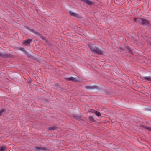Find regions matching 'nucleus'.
<instances>
[{"mask_svg": "<svg viewBox=\"0 0 151 151\" xmlns=\"http://www.w3.org/2000/svg\"><path fill=\"white\" fill-rule=\"evenodd\" d=\"M88 46L93 53L99 54H101L103 53V52L95 44H90Z\"/></svg>", "mask_w": 151, "mask_h": 151, "instance_id": "1", "label": "nucleus"}, {"mask_svg": "<svg viewBox=\"0 0 151 151\" xmlns=\"http://www.w3.org/2000/svg\"><path fill=\"white\" fill-rule=\"evenodd\" d=\"M135 21L142 24L143 25L148 26L149 24V21L140 18H138L135 19Z\"/></svg>", "mask_w": 151, "mask_h": 151, "instance_id": "2", "label": "nucleus"}, {"mask_svg": "<svg viewBox=\"0 0 151 151\" xmlns=\"http://www.w3.org/2000/svg\"><path fill=\"white\" fill-rule=\"evenodd\" d=\"M34 150L37 151H47L48 149L47 148L44 147H35L34 148Z\"/></svg>", "mask_w": 151, "mask_h": 151, "instance_id": "3", "label": "nucleus"}, {"mask_svg": "<svg viewBox=\"0 0 151 151\" xmlns=\"http://www.w3.org/2000/svg\"><path fill=\"white\" fill-rule=\"evenodd\" d=\"M10 55L6 53L0 52V56L3 58H8L10 57Z\"/></svg>", "mask_w": 151, "mask_h": 151, "instance_id": "4", "label": "nucleus"}, {"mask_svg": "<svg viewBox=\"0 0 151 151\" xmlns=\"http://www.w3.org/2000/svg\"><path fill=\"white\" fill-rule=\"evenodd\" d=\"M65 79L68 81H70L75 82L78 81H79L78 78H74L73 77L66 78Z\"/></svg>", "mask_w": 151, "mask_h": 151, "instance_id": "5", "label": "nucleus"}, {"mask_svg": "<svg viewBox=\"0 0 151 151\" xmlns=\"http://www.w3.org/2000/svg\"><path fill=\"white\" fill-rule=\"evenodd\" d=\"M32 42V40L31 39H29L26 40H24L23 42V44L24 45H29Z\"/></svg>", "mask_w": 151, "mask_h": 151, "instance_id": "6", "label": "nucleus"}, {"mask_svg": "<svg viewBox=\"0 0 151 151\" xmlns=\"http://www.w3.org/2000/svg\"><path fill=\"white\" fill-rule=\"evenodd\" d=\"M82 1L89 5H91L93 4V1L90 0H81Z\"/></svg>", "mask_w": 151, "mask_h": 151, "instance_id": "7", "label": "nucleus"}, {"mask_svg": "<svg viewBox=\"0 0 151 151\" xmlns=\"http://www.w3.org/2000/svg\"><path fill=\"white\" fill-rule=\"evenodd\" d=\"M28 29L29 30H30L31 32H32L34 33L35 34H37V35L38 34V32H37L34 29H33L30 27H28Z\"/></svg>", "mask_w": 151, "mask_h": 151, "instance_id": "8", "label": "nucleus"}, {"mask_svg": "<svg viewBox=\"0 0 151 151\" xmlns=\"http://www.w3.org/2000/svg\"><path fill=\"white\" fill-rule=\"evenodd\" d=\"M70 14L72 16L77 17L78 16V15L76 13L73 12L71 11H70L69 12Z\"/></svg>", "mask_w": 151, "mask_h": 151, "instance_id": "9", "label": "nucleus"}, {"mask_svg": "<svg viewBox=\"0 0 151 151\" xmlns=\"http://www.w3.org/2000/svg\"><path fill=\"white\" fill-rule=\"evenodd\" d=\"M6 110L4 109H1L0 111V116H1L3 113L6 112Z\"/></svg>", "mask_w": 151, "mask_h": 151, "instance_id": "10", "label": "nucleus"}, {"mask_svg": "<svg viewBox=\"0 0 151 151\" xmlns=\"http://www.w3.org/2000/svg\"><path fill=\"white\" fill-rule=\"evenodd\" d=\"M85 88L87 89H92L94 88L93 86L89 85L86 86Z\"/></svg>", "mask_w": 151, "mask_h": 151, "instance_id": "11", "label": "nucleus"}, {"mask_svg": "<svg viewBox=\"0 0 151 151\" xmlns=\"http://www.w3.org/2000/svg\"><path fill=\"white\" fill-rule=\"evenodd\" d=\"M56 128L55 126H53L48 127V129L49 130H52L55 129Z\"/></svg>", "mask_w": 151, "mask_h": 151, "instance_id": "12", "label": "nucleus"}, {"mask_svg": "<svg viewBox=\"0 0 151 151\" xmlns=\"http://www.w3.org/2000/svg\"><path fill=\"white\" fill-rule=\"evenodd\" d=\"M143 79L145 80H147L151 81V77H145L143 78Z\"/></svg>", "mask_w": 151, "mask_h": 151, "instance_id": "13", "label": "nucleus"}, {"mask_svg": "<svg viewBox=\"0 0 151 151\" xmlns=\"http://www.w3.org/2000/svg\"><path fill=\"white\" fill-rule=\"evenodd\" d=\"M6 148V147L5 146H1L0 148V151H4Z\"/></svg>", "mask_w": 151, "mask_h": 151, "instance_id": "14", "label": "nucleus"}, {"mask_svg": "<svg viewBox=\"0 0 151 151\" xmlns=\"http://www.w3.org/2000/svg\"><path fill=\"white\" fill-rule=\"evenodd\" d=\"M89 119L90 122H92L94 121V119L93 117L92 116H89Z\"/></svg>", "mask_w": 151, "mask_h": 151, "instance_id": "15", "label": "nucleus"}, {"mask_svg": "<svg viewBox=\"0 0 151 151\" xmlns=\"http://www.w3.org/2000/svg\"><path fill=\"white\" fill-rule=\"evenodd\" d=\"M94 113L97 116H101V113L99 112H97L96 111H94Z\"/></svg>", "mask_w": 151, "mask_h": 151, "instance_id": "16", "label": "nucleus"}, {"mask_svg": "<svg viewBox=\"0 0 151 151\" xmlns=\"http://www.w3.org/2000/svg\"><path fill=\"white\" fill-rule=\"evenodd\" d=\"M127 49L128 50V52H129L130 53H131L132 52V51L129 48V47H127Z\"/></svg>", "mask_w": 151, "mask_h": 151, "instance_id": "17", "label": "nucleus"}, {"mask_svg": "<svg viewBox=\"0 0 151 151\" xmlns=\"http://www.w3.org/2000/svg\"><path fill=\"white\" fill-rule=\"evenodd\" d=\"M147 129L151 131V127H148Z\"/></svg>", "mask_w": 151, "mask_h": 151, "instance_id": "18", "label": "nucleus"}, {"mask_svg": "<svg viewBox=\"0 0 151 151\" xmlns=\"http://www.w3.org/2000/svg\"><path fill=\"white\" fill-rule=\"evenodd\" d=\"M15 35H17V34H15Z\"/></svg>", "mask_w": 151, "mask_h": 151, "instance_id": "19", "label": "nucleus"}]
</instances>
